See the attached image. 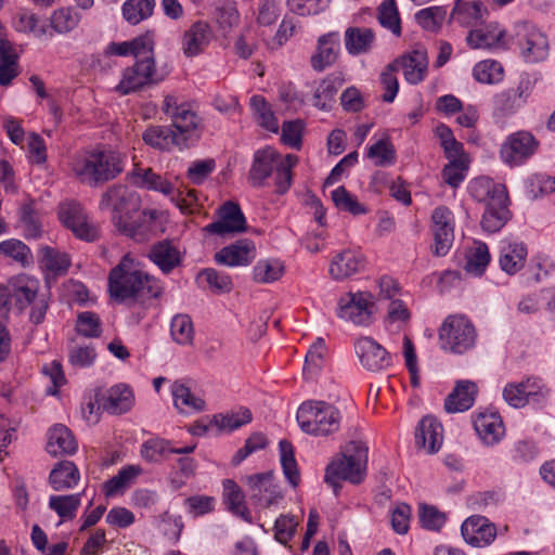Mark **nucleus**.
Returning a JSON list of instances; mask_svg holds the SVG:
<instances>
[{"instance_id": "f257e3e1", "label": "nucleus", "mask_w": 555, "mask_h": 555, "mask_svg": "<svg viewBox=\"0 0 555 555\" xmlns=\"http://www.w3.org/2000/svg\"><path fill=\"white\" fill-rule=\"evenodd\" d=\"M106 55H132L135 63L124 69L116 91L122 95L157 85L165 79V74L156 68L154 41L150 35L139 36L130 41L111 42L105 49Z\"/></svg>"}, {"instance_id": "f03ea898", "label": "nucleus", "mask_w": 555, "mask_h": 555, "mask_svg": "<svg viewBox=\"0 0 555 555\" xmlns=\"http://www.w3.org/2000/svg\"><path fill=\"white\" fill-rule=\"evenodd\" d=\"M162 109L171 119V127L151 126L143 132V141L152 147L165 151L188 147L189 142L195 139L201 118L189 103L180 101L173 94L165 96Z\"/></svg>"}, {"instance_id": "7ed1b4c3", "label": "nucleus", "mask_w": 555, "mask_h": 555, "mask_svg": "<svg viewBox=\"0 0 555 555\" xmlns=\"http://www.w3.org/2000/svg\"><path fill=\"white\" fill-rule=\"evenodd\" d=\"M140 204V196L135 192L117 184L103 193L100 208L112 209V220L119 232L137 241H142L151 230L146 223L155 219V211H143L134 219Z\"/></svg>"}, {"instance_id": "20e7f679", "label": "nucleus", "mask_w": 555, "mask_h": 555, "mask_svg": "<svg viewBox=\"0 0 555 555\" xmlns=\"http://www.w3.org/2000/svg\"><path fill=\"white\" fill-rule=\"evenodd\" d=\"M108 289L111 296L118 301L129 298H156L162 292L158 282L144 272L140 263L129 255L124 256L109 272Z\"/></svg>"}, {"instance_id": "39448f33", "label": "nucleus", "mask_w": 555, "mask_h": 555, "mask_svg": "<svg viewBox=\"0 0 555 555\" xmlns=\"http://www.w3.org/2000/svg\"><path fill=\"white\" fill-rule=\"evenodd\" d=\"M125 168V156L112 150L83 151L70 162L73 175L85 184L98 186L119 176Z\"/></svg>"}, {"instance_id": "423d86ee", "label": "nucleus", "mask_w": 555, "mask_h": 555, "mask_svg": "<svg viewBox=\"0 0 555 555\" xmlns=\"http://www.w3.org/2000/svg\"><path fill=\"white\" fill-rule=\"evenodd\" d=\"M298 164L294 154L282 156L273 147L267 146L255 152L248 172V183L254 188H262L268 178L274 172L276 193H286L293 182V169Z\"/></svg>"}, {"instance_id": "0eeeda50", "label": "nucleus", "mask_w": 555, "mask_h": 555, "mask_svg": "<svg viewBox=\"0 0 555 555\" xmlns=\"http://www.w3.org/2000/svg\"><path fill=\"white\" fill-rule=\"evenodd\" d=\"M367 447L360 440H351L341 448L326 466L324 480L334 492L340 488V481L347 480L351 483H360L365 476L367 464Z\"/></svg>"}, {"instance_id": "6e6552de", "label": "nucleus", "mask_w": 555, "mask_h": 555, "mask_svg": "<svg viewBox=\"0 0 555 555\" xmlns=\"http://www.w3.org/2000/svg\"><path fill=\"white\" fill-rule=\"evenodd\" d=\"M297 421L302 431L313 436H328L339 430L341 415L333 404L309 400L299 406Z\"/></svg>"}, {"instance_id": "1a4fd4ad", "label": "nucleus", "mask_w": 555, "mask_h": 555, "mask_svg": "<svg viewBox=\"0 0 555 555\" xmlns=\"http://www.w3.org/2000/svg\"><path fill=\"white\" fill-rule=\"evenodd\" d=\"M441 348L446 351L463 354L473 349L477 340L474 324L463 314L449 315L439 331Z\"/></svg>"}, {"instance_id": "9d476101", "label": "nucleus", "mask_w": 555, "mask_h": 555, "mask_svg": "<svg viewBox=\"0 0 555 555\" xmlns=\"http://www.w3.org/2000/svg\"><path fill=\"white\" fill-rule=\"evenodd\" d=\"M509 47L515 44L527 62H539L548 54L546 36L533 24L518 22L508 35Z\"/></svg>"}, {"instance_id": "9b49d317", "label": "nucleus", "mask_w": 555, "mask_h": 555, "mask_svg": "<svg viewBox=\"0 0 555 555\" xmlns=\"http://www.w3.org/2000/svg\"><path fill=\"white\" fill-rule=\"evenodd\" d=\"M59 219L79 240L94 242L100 237L99 224L89 218L77 202L62 203L59 207Z\"/></svg>"}, {"instance_id": "f8f14e48", "label": "nucleus", "mask_w": 555, "mask_h": 555, "mask_svg": "<svg viewBox=\"0 0 555 555\" xmlns=\"http://www.w3.org/2000/svg\"><path fill=\"white\" fill-rule=\"evenodd\" d=\"M374 302L369 293H349L338 301V317L356 325L369 326L373 322Z\"/></svg>"}, {"instance_id": "ddd939ff", "label": "nucleus", "mask_w": 555, "mask_h": 555, "mask_svg": "<svg viewBox=\"0 0 555 555\" xmlns=\"http://www.w3.org/2000/svg\"><path fill=\"white\" fill-rule=\"evenodd\" d=\"M538 144L530 132L517 131L506 138L501 146L500 155L508 166H519L535 153Z\"/></svg>"}, {"instance_id": "4468645a", "label": "nucleus", "mask_w": 555, "mask_h": 555, "mask_svg": "<svg viewBox=\"0 0 555 555\" xmlns=\"http://www.w3.org/2000/svg\"><path fill=\"white\" fill-rule=\"evenodd\" d=\"M354 351L361 365L367 371H385L392 364L390 353L372 337L358 338L354 341Z\"/></svg>"}, {"instance_id": "2eb2a0df", "label": "nucleus", "mask_w": 555, "mask_h": 555, "mask_svg": "<svg viewBox=\"0 0 555 555\" xmlns=\"http://www.w3.org/2000/svg\"><path fill=\"white\" fill-rule=\"evenodd\" d=\"M250 494V500L262 507L278 504L282 499L279 487L274 483L273 472L258 473L243 479Z\"/></svg>"}, {"instance_id": "dca6fc26", "label": "nucleus", "mask_w": 555, "mask_h": 555, "mask_svg": "<svg viewBox=\"0 0 555 555\" xmlns=\"http://www.w3.org/2000/svg\"><path fill=\"white\" fill-rule=\"evenodd\" d=\"M247 229L246 218L234 202H225L218 209V220L205 227L208 233L224 236L227 234L243 233Z\"/></svg>"}, {"instance_id": "f3484780", "label": "nucleus", "mask_w": 555, "mask_h": 555, "mask_svg": "<svg viewBox=\"0 0 555 555\" xmlns=\"http://www.w3.org/2000/svg\"><path fill=\"white\" fill-rule=\"evenodd\" d=\"M431 221L435 241L433 251L436 256H444L454 238L453 214L448 207L439 206L434 209Z\"/></svg>"}, {"instance_id": "a211bd4d", "label": "nucleus", "mask_w": 555, "mask_h": 555, "mask_svg": "<svg viewBox=\"0 0 555 555\" xmlns=\"http://www.w3.org/2000/svg\"><path fill=\"white\" fill-rule=\"evenodd\" d=\"M466 41L473 49H508L506 31L498 23H490L483 28L469 31Z\"/></svg>"}, {"instance_id": "6ab92c4d", "label": "nucleus", "mask_w": 555, "mask_h": 555, "mask_svg": "<svg viewBox=\"0 0 555 555\" xmlns=\"http://www.w3.org/2000/svg\"><path fill=\"white\" fill-rule=\"evenodd\" d=\"M214 33L206 22H195L183 34L181 49L186 57H194L203 53L210 44Z\"/></svg>"}, {"instance_id": "aec40b11", "label": "nucleus", "mask_w": 555, "mask_h": 555, "mask_svg": "<svg viewBox=\"0 0 555 555\" xmlns=\"http://www.w3.org/2000/svg\"><path fill=\"white\" fill-rule=\"evenodd\" d=\"M256 258V247L253 241L242 238L221 248L216 255L217 263L228 267L248 266Z\"/></svg>"}, {"instance_id": "412c9836", "label": "nucleus", "mask_w": 555, "mask_h": 555, "mask_svg": "<svg viewBox=\"0 0 555 555\" xmlns=\"http://www.w3.org/2000/svg\"><path fill=\"white\" fill-rule=\"evenodd\" d=\"M464 540L477 547L489 545L496 535L495 527L482 516H470L461 526Z\"/></svg>"}, {"instance_id": "4be33fe9", "label": "nucleus", "mask_w": 555, "mask_h": 555, "mask_svg": "<svg viewBox=\"0 0 555 555\" xmlns=\"http://www.w3.org/2000/svg\"><path fill=\"white\" fill-rule=\"evenodd\" d=\"M10 301L20 311L25 310L38 296V280L22 274L9 280Z\"/></svg>"}, {"instance_id": "5701e85b", "label": "nucleus", "mask_w": 555, "mask_h": 555, "mask_svg": "<svg viewBox=\"0 0 555 555\" xmlns=\"http://www.w3.org/2000/svg\"><path fill=\"white\" fill-rule=\"evenodd\" d=\"M427 65L426 52L415 50L390 63V69H402L405 80L411 85H417L425 78Z\"/></svg>"}, {"instance_id": "b1692460", "label": "nucleus", "mask_w": 555, "mask_h": 555, "mask_svg": "<svg viewBox=\"0 0 555 555\" xmlns=\"http://www.w3.org/2000/svg\"><path fill=\"white\" fill-rule=\"evenodd\" d=\"M340 50L338 33H328L318 39L317 52L311 56L310 63L314 70L323 72L333 65Z\"/></svg>"}, {"instance_id": "393cba45", "label": "nucleus", "mask_w": 555, "mask_h": 555, "mask_svg": "<svg viewBox=\"0 0 555 555\" xmlns=\"http://www.w3.org/2000/svg\"><path fill=\"white\" fill-rule=\"evenodd\" d=\"M442 425L435 417L425 416L416 428L415 443L427 453H436L442 444Z\"/></svg>"}, {"instance_id": "a878e982", "label": "nucleus", "mask_w": 555, "mask_h": 555, "mask_svg": "<svg viewBox=\"0 0 555 555\" xmlns=\"http://www.w3.org/2000/svg\"><path fill=\"white\" fill-rule=\"evenodd\" d=\"M478 393L477 385L472 380L456 382L453 390L444 400V409L448 413H459L469 410Z\"/></svg>"}, {"instance_id": "bb28decb", "label": "nucleus", "mask_w": 555, "mask_h": 555, "mask_svg": "<svg viewBox=\"0 0 555 555\" xmlns=\"http://www.w3.org/2000/svg\"><path fill=\"white\" fill-rule=\"evenodd\" d=\"M527 247L522 242L503 240L500 246V268L509 275L520 271L527 259Z\"/></svg>"}, {"instance_id": "cd10ccee", "label": "nucleus", "mask_w": 555, "mask_h": 555, "mask_svg": "<svg viewBox=\"0 0 555 555\" xmlns=\"http://www.w3.org/2000/svg\"><path fill=\"white\" fill-rule=\"evenodd\" d=\"M365 266L362 254L346 249L336 255L330 264V274L334 280H345L360 272Z\"/></svg>"}, {"instance_id": "c85d7f7f", "label": "nucleus", "mask_w": 555, "mask_h": 555, "mask_svg": "<svg viewBox=\"0 0 555 555\" xmlns=\"http://www.w3.org/2000/svg\"><path fill=\"white\" fill-rule=\"evenodd\" d=\"M474 428L486 444H494L504 436L501 416L494 412L479 413L474 417Z\"/></svg>"}, {"instance_id": "c756f323", "label": "nucleus", "mask_w": 555, "mask_h": 555, "mask_svg": "<svg viewBox=\"0 0 555 555\" xmlns=\"http://www.w3.org/2000/svg\"><path fill=\"white\" fill-rule=\"evenodd\" d=\"M134 402L131 388L126 384L111 387L102 397V406L111 414L119 415L128 412Z\"/></svg>"}, {"instance_id": "7c9ffc66", "label": "nucleus", "mask_w": 555, "mask_h": 555, "mask_svg": "<svg viewBox=\"0 0 555 555\" xmlns=\"http://www.w3.org/2000/svg\"><path fill=\"white\" fill-rule=\"evenodd\" d=\"M468 190L476 201L486 203V206L491 202L500 204L508 201L505 186L494 183L489 178L480 177L474 179L469 183Z\"/></svg>"}, {"instance_id": "2f4dec72", "label": "nucleus", "mask_w": 555, "mask_h": 555, "mask_svg": "<svg viewBox=\"0 0 555 555\" xmlns=\"http://www.w3.org/2000/svg\"><path fill=\"white\" fill-rule=\"evenodd\" d=\"M78 444L72 431L64 425H54L48 434L47 451L53 456L70 455Z\"/></svg>"}, {"instance_id": "473e14b6", "label": "nucleus", "mask_w": 555, "mask_h": 555, "mask_svg": "<svg viewBox=\"0 0 555 555\" xmlns=\"http://www.w3.org/2000/svg\"><path fill=\"white\" fill-rule=\"evenodd\" d=\"M149 257L164 273L171 272L182 260L180 250L167 240L154 244L150 249Z\"/></svg>"}, {"instance_id": "72a5a7b5", "label": "nucleus", "mask_w": 555, "mask_h": 555, "mask_svg": "<svg viewBox=\"0 0 555 555\" xmlns=\"http://www.w3.org/2000/svg\"><path fill=\"white\" fill-rule=\"evenodd\" d=\"M487 13L481 1L456 0L451 12V20L461 26H475Z\"/></svg>"}, {"instance_id": "f704fd0d", "label": "nucleus", "mask_w": 555, "mask_h": 555, "mask_svg": "<svg viewBox=\"0 0 555 555\" xmlns=\"http://www.w3.org/2000/svg\"><path fill=\"white\" fill-rule=\"evenodd\" d=\"M375 41V34L366 27H349L345 31V47L349 54L369 53Z\"/></svg>"}, {"instance_id": "c9c22d12", "label": "nucleus", "mask_w": 555, "mask_h": 555, "mask_svg": "<svg viewBox=\"0 0 555 555\" xmlns=\"http://www.w3.org/2000/svg\"><path fill=\"white\" fill-rule=\"evenodd\" d=\"M79 478L77 466L70 461H62L51 470L49 481L53 490L62 491L76 486Z\"/></svg>"}, {"instance_id": "e433bc0d", "label": "nucleus", "mask_w": 555, "mask_h": 555, "mask_svg": "<svg viewBox=\"0 0 555 555\" xmlns=\"http://www.w3.org/2000/svg\"><path fill=\"white\" fill-rule=\"evenodd\" d=\"M224 502L229 511L241 517L246 522H251V514L245 504V494L235 481L225 479L223 481Z\"/></svg>"}, {"instance_id": "4c0bfd02", "label": "nucleus", "mask_w": 555, "mask_h": 555, "mask_svg": "<svg viewBox=\"0 0 555 555\" xmlns=\"http://www.w3.org/2000/svg\"><path fill=\"white\" fill-rule=\"evenodd\" d=\"M343 82L344 80L335 75H328L322 79L314 90L313 105L320 109H330Z\"/></svg>"}, {"instance_id": "58836bf2", "label": "nucleus", "mask_w": 555, "mask_h": 555, "mask_svg": "<svg viewBox=\"0 0 555 555\" xmlns=\"http://www.w3.org/2000/svg\"><path fill=\"white\" fill-rule=\"evenodd\" d=\"M131 181L139 188L171 194L173 188L170 182L155 173L151 168H135L131 172Z\"/></svg>"}, {"instance_id": "ea45409f", "label": "nucleus", "mask_w": 555, "mask_h": 555, "mask_svg": "<svg viewBox=\"0 0 555 555\" xmlns=\"http://www.w3.org/2000/svg\"><path fill=\"white\" fill-rule=\"evenodd\" d=\"M509 217L511 212L507 208V202L500 204L491 202L486 206L481 219V227L485 231L494 233L504 227Z\"/></svg>"}, {"instance_id": "a19ab883", "label": "nucleus", "mask_w": 555, "mask_h": 555, "mask_svg": "<svg viewBox=\"0 0 555 555\" xmlns=\"http://www.w3.org/2000/svg\"><path fill=\"white\" fill-rule=\"evenodd\" d=\"M488 246L482 242H475L466 251L464 269L475 276L481 275L490 262Z\"/></svg>"}, {"instance_id": "79ce46f5", "label": "nucleus", "mask_w": 555, "mask_h": 555, "mask_svg": "<svg viewBox=\"0 0 555 555\" xmlns=\"http://www.w3.org/2000/svg\"><path fill=\"white\" fill-rule=\"evenodd\" d=\"M171 393L173 404L180 412L188 410L203 411L205 409V401L195 397L190 388L181 382H175L171 386Z\"/></svg>"}, {"instance_id": "37998d69", "label": "nucleus", "mask_w": 555, "mask_h": 555, "mask_svg": "<svg viewBox=\"0 0 555 555\" xmlns=\"http://www.w3.org/2000/svg\"><path fill=\"white\" fill-rule=\"evenodd\" d=\"M249 104L257 124L271 132H278V119L264 98L261 95H253Z\"/></svg>"}, {"instance_id": "c03bdc74", "label": "nucleus", "mask_w": 555, "mask_h": 555, "mask_svg": "<svg viewBox=\"0 0 555 555\" xmlns=\"http://www.w3.org/2000/svg\"><path fill=\"white\" fill-rule=\"evenodd\" d=\"M326 346L323 338L319 337L309 348L304 366V376L307 379L314 378L324 365Z\"/></svg>"}, {"instance_id": "a18cd8bd", "label": "nucleus", "mask_w": 555, "mask_h": 555, "mask_svg": "<svg viewBox=\"0 0 555 555\" xmlns=\"http://www.w3.org/2000/svg\"><path fill=\"white\" fill-rule=\"evenodd\" d=\"M16 75V54L8 40L0 39V85H10Z\"/></svg>"}, {"instance_id": "49530a36", "label": "nucleus", "mask_w": 555, "mask_h": 555, "mask_svg": "<svg viewBox=\"0 0 555 555\" xmlns=\"http://www.w3.org/2000/svg\"><path fill=\"white\" fill-rule=\"evenodd\" d=\"M41 264L50 272L61 275L67 272L70 259L67 254L43 246L39 250Z\"/></svg>"}, {"instance_id": "de8ad7c7", "label": "nucleus", "mask_w": 555, "mask_h": 555, "mask_svg": "<svg viewBox=\"0 0 555 555\" xmlns=\"http://www.w3.org/2000/svg\"><path fill=\"white\" fill-rule=\"evenodd\" d=\"M155 0H127L122 5V15L127 22L137 25L152 16Z\"/></svg>"}, {"instance_id": "09e8293b", "label": "nucleus", "mask_w": 555, "mask_h": 555, "mask_svg": "<svg viewBox=\"0 0 555 555\" xmlns=\"http://www.w3.org/2000/svg\"><path fill=\"white\" fill-rule=\"evenodd\" d=\"M20 222L26 238H39L42 235V223L39 214L34 209L33 202L26 203L20 210Z\"/></svg>"}, {"instance_id": "8fccbe9b", "label": "nucleus", "mask_w": 555, "mask_h": 555, "mask_svg": "<svg viewBox=\"0 0 555 555\" xmlns=\"http://www.w3.org/2000/svg\"><path fill=\"white\" fill-rule=\"evenodd\" d=\"M473 76L481 83H499L503 80L504 69L500 62L494 60H485L475 65Z\"/></svg>"}, {"instance_id": "3c124183", "label": "nucleus", "mask_w": 555, "mask_h": 555, "mask_svg": "<svg viewBox=\"0 0 555 555\" xmlns=\"http://www.w3.org/2000/svg\"><path fill=\"white\" fill-rule=\"evenodd\" d=\"M280 448V461L283 468V473L288 482L296 487L300 481V475L295 460L294 448L287 440H281L279 443Z\"/></svg>"}, {"instance_id": "603ef678", "label": "nucleus", "mask_w": 555, "mask_h": 555, "mask_svg": "<svg viewBox=\"0 0 555 555\" xmlns=\"http://www.w3.org/2000/svg\"><path fill=\"white\" fill-rule=\"evenodd\" d=\"M197 281L201 284L206 283L214 293H230L233 288L231 278L214 268L202 270L197 275Z\"/></svg>"}, {"instance_id": "864d4df0", "label": "nucleus", "mask_w": 555, "mask_h": 555, "mask_svg": "<svg viewBox=\"0 0 555 555\" xmlns=\"http://www.w3.org/2000/svg\"><path fill=\"white\" fill-rule=\"evenodd\" d=\"M283 271L284 267L279 260H259L253 270L254 280L257 283H272L282 276Z\"/></svg>"}, {"instance_id": "5fc2aeb1", "label": "nucleus", "mask_w": 555, "mask_h": 555, "mask_svg": "<svg viewBox=\"0 0 555 555\" xmlns=\"http://www.w3.org/2000/svg\"><path fill=\"white\" fill-rule=\"evenodd\" d=\"M216 498L205 494H195L186 498L183 502V506L193 518L203 517L215 511Z\"/></svg>"}, {"instance_id": "6e6d98bb", "label": "nucleus", "mask_w": 555, "mask_h": 555, "mask_svg": "<svg viewBox=\"0 0 555 555\" xmlns=\"http://www.w3.org/2000/svg\"><path fill=\"white\" fill-rule=\"evenodd\" d=\"M367 157L379 167L392 165L396 162V151L388 138L380 139L367 150Z\"/></svg>"}, {"instance_id": "4d7b16f0", "label": "nucleus", "mask_w": 555, "mask_h": 555, "mask_svg": "<svg viewBox=\"0 0 555 555\" xmlns=\"http://www.w3.org/2000/svg\"><path fill=\"white\" fill-rule=\"evenodd\" d=\"M80 505V494L53 495L49 500V506L61 518L72 519Z\"/></svg>"}, {"instance_id": "13d9d810", "label": "nucleus", "mask_w": 555, "mask_h": 555, "mask_svg": "<svg viewBox=\"0 0 555 555\" xmlns=\"http://www.w3.org/2000/svg\"><path fill=\"white\" fill-rule=\"evenodd\" d=\"M170 333L173 340L180 345H191L194 337L192 320L186 314H178L172 318Z\"/></svg>"}, {"instance_id": "bf43d9fd", "label": "nucleus", "mask_w": 555, "mask_h": 555, "mask_svg": "<svg viewBox=\"0 0 555 555\" xmlns=\"http://www.w3.org/2000/svg\"><path fill=\"white\" fill-rule=\"evenodd\" d=\"M447 15V10L443 7H429L422 9L415 14L417 24L426 30H438Z\"/></svg>"}, {"instance_id": "052dcab7", "label": "nucleus", "mask_w": 555, "mask_h": 555, "mask_svg": "<svg viewBox=\"0 0 555 555\" xmlns=\"http://www.w3.org/2000/svg\"><path fill=\"white\" fill-rule=\"evenodd\" d=\"M76 331L79 335L89 338H98L102 333L99 315L91 311L80 312L77 317Z\"/></svg>"}, {"instance_id": "680f3d73", "label": "nucleus", "mask_w": 555, "mask_h": 555, "mask_svg": "<svg viewBox=\"0 0 555 555\" xmlns=\"http://www.w3.org/2000/svg\"><path fill=\"white\" fill-rule=\"evenodd\" d=\"M0 254L26 266L31 262L33 256L28 246L18 240H7L0 243Z\"/></svg>"}, {"instance_id": "e2e57ef3", "label": "nucleus", "mask_w": 555, "mask_h": 555, "mask_svg": "<svg viewBox=\"0 0 555 555\" xmlns=\"http://www.w3.org/2000/svg\"><path fill=\"white\" fill-rule=\"evenodd\" d=\"M379 23L395 35L401 34L400 17L395 0H385L378 8Z\"/></svg>"}, {"instance_id": "0e129e2a", "label": "nucleus", "mask_w": 555, "mask_h": 555, "mask_svg": "<svg viewBox=\"0 0 555 555\" xmlns=\"http://www.w3.org/2000/svg\"><path fill=\"white\" fill-rule=\"evenodd\" d=\"M140 469L134 466H128L118 472L116 476L105 482L106 495H114L128 488L131 481L138 476Z\"/></svg>"}, {"instance_id": "69168bd1", "label": "nucleus", "mask_w": 555, "mask_h": 555, "mask_svg": "<svg viewBox=\"0 0 555 555\" xmlns=\"http://www.w3.org/2000/svg\"><path fill=\"white\" fill-rule=\"evenodd\" d=\"M251 421V413L248 409H242L236 413L231 414H217L214 416V422L219 429H227L232 431Z\"/></svg>"}, {"instance_id": "338daca9", "label": "nucleus", "mask_w": 555, "mask_h": 555, "mask_svg": "<svg viewBox=\"0 0 555 555\" xmlns=\"http://www.w3.org/2000/svg\"><path fill=\"white\" fill-rule=\"evenodd\" d=\"M332 199L339 209L351 212L352 215H362L366 209L352 196L344 186H338L332 192Z\"/></svg>"}, {"instance_id": "774afa93", "label": "nucleus", "mask_w": 555, "mask_h": 555, "mask_svg": "<svg viewBox=\"0 0 555 555\" xmlns=\"http://www.w3.org/2000/svg\"><path fill=\"white\" fill-rule=\"evenodd\" d=\"M80 21L78 13L70 9L55 11L51 17V25L59 34H66L75 29Z\"/></svg>"}]
</instances>
